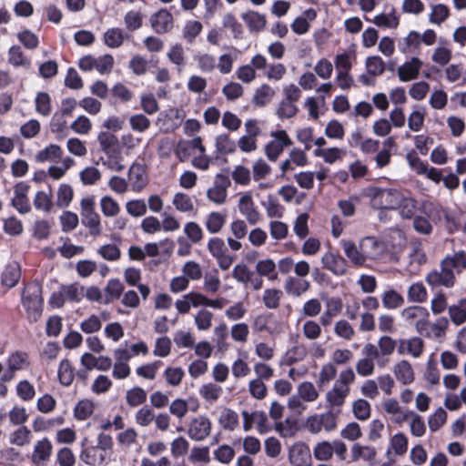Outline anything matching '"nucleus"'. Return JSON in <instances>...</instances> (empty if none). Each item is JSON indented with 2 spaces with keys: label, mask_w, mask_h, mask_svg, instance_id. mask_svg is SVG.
<instances>
[{
  "label": "nucleus",
  "mask_w": 466,
  "mask_h": 466,
  "mask_svg": "<svg viewBox=\"0 0 466 466\" xmlns=\"http://www.w3.org/2000/svg\"><path fill=\"white\" fill-rule=\"evenodd\" d=\"M466 268V253L458 252L447 256L441 262L440 270L434 269L425 277L426 282L432 288H452L456 283V274H461Z\"/></svg>",
  "instance_id": "nucleus-1"
},
{
  "label": "nucleus",
  "mask_w": 466,
  "mask_h": 466,
  "mask_svg": "<svg viewBox=\"0 0 466 466\" xmlns=\"http://www.w3.org/2000/svg\"><path fill=\"white\" fill-rule=\"evenodd\" d=\"M354 380L355 373L352 369L349 368L339 372L332 387L325 393V401L328 410L339 415L350 393V385Z\"/></svg>",
  "instance_id": "nucleus-2"
},
{
  "label": "nucleus",
  "mask_w": 466,
  "mask_h": 466,
  "mask_svg": "<svg viewBox=\"0 0 466 466\" xmlns=\"http://www.w3.org/2000/svg\"><path fill=\"white\" fill-rule=\"evenodd\" d=\"M319 395V390L315 384L305 380L297 386L296 393L288 399L287 406L292 412L302 414L308 409L307 403L317 401Z\"/></svg>",
  "instance_id": "nucleus-3"
},
{
  "label": "nucleus",
  "mask_w": 466,
  "mask_h": 466,
  "mask_svg": "<svg viewBox=\"0 0 466 466\" xmlns=\"http://www.w3.org/2000/svg\"><path fill=\"white\" fill-rule=\"evenodd\" d=\"M97 141L100 149L107 157V160L104 164L114 171H121L125 168L122 163L121 150L117 148V137L115 134L107 131H100L97 134Z\"/></svg>",
  "instance_id": "nucleus-4"
},
{
  "label": "nucleus",
  "mask_w": 466,
  "mask_h": 466,
  "mask_svg": "<svg viewBox=\"0 0 466 466\" xmlns=\"http://www.w3.org/2000/svg\"><path fill=\"white\" fill-rule=\"evenodd\" d=\"M365 196L370 204L376 209H395L401 199V193L394 188L370 187L366 189Z\"/></svg>",
  "instance_id": "nucleus-5"
},
{
  "label": "nucleus",
  "mask_w": 466,
  "mask_h": 466,
  "mask_svg": "<svg viewBox=\"0 0 466 466\" xmlns=\"http://www.w3.org/2000/svg\"><path fill=\"white\" fill-rule=\"evenodd\" d=\"M22 302L30 321H37L43 311L42 289L39 283L27 284L23 291Z\"/></svg>",
  "instance_id": "nucleus-6"
},
{
  "label": "nucleus",
  "mask_w": 466,
  "mask_h": 466,
  "mask_svg": "<svg viewBox=\"0 0 466 466\" xmlns=\"http://www.w3.org/2000/svg\"><path fill=\"white\" fill-rule=\"evenodd\" d=\"M338 426V414L332 410H326L322 413H313L306 418L304 427L312 433L318 434L322 431L330 432Z\"/></svg>",
  "instance_id": "nucleus-7"
},
{
  "label": "nucleus",
  "mask_w": 466,
  "mask_h": 466,
  "mask_svg": "<svg viewBox=\"0 0 466 466\" xmlns=\"http://www.w3.org/2000/svg\"><path fill=\"white\" fill-rule=\"evenodd\" d=\"M270 137L265 147V154L270 161H276L284 148L292 145V140L285 130L272 131Z\"/></svg>",
  "instance_id": "nucleus-8"
},
{
  "label": "nucleus",
  "mask_w": 466,
  "mask_h": 466,
  "mask_svg": "<svg viewBox=\"0 0 466 466\" xmlns=\"http://www.w3.org/2000/svg\"><path fill=\"white\" fill-rule=\"evenodd\" d=\"M400 317L407 323L413 325L417 332H423L428 327L430 313L421 306H410L402 309Z\"/></svg>",
  "instance_id": "nucleus-9"
},
{
  "label": "nucleus",
  "mask_w": 466,
  "mask_h": 466,
  "mask_svg": "<svg viewBox=\"0 0 466 466\" xmlns=\"http://www.w3.org/2000/svg\"><path fill=\"white\" fill-rule=\"evenodd\" d=\"M207 248L210 255L216 258L222 270H228L231 267L234 257L228 253L222 238L218 237L211 238L208 242Z\"/></svg>",
  "instance_id": "nucleus-10"
},
{
  "label": "nucleus",
  "mask_w": 466,
  "mask_h": 466,
  "mask_svg": "<svg viewBox=\"0 0 466 466\" xmlns=\"http://www.w3.org/2000/svg\"><path fill=\"white\" fill-rule=\"evenodd\" d=\"M241 416L243 419V430L245 431H249L253 428H256L258 433L266 434L271 430V425L264 411L254 410L249 412L243 410Z\"/></svg>",
  "instance_id": "nucleus-11"
},
{
  "label": "nucleus",
  "mask_w": 466,
  "mask_h": 466,
  "mask_svg": "<svg viewBox=\"0 0 466 466\" xmlns=\"http://www.w3.org/2000/svg\"><path fill=\"white\" fill-rule=\"evenodd\" d=\"M115 362L112 364V376L116 380H125L131 374V368L128 361L131 360V353L125 348H117L114 350Z\"/></svg>",
  "instance_id": "nucleus-12"
},
{
  "label": "nucleus",
  "mask_w": 466,
  "mask_h": 466,
  "mask_svg": "<svg viewBox=\"0 0 466 466\" xmlns=\"http://www.w3.org/2000/svg\"><path fill=\"white\" fill-rule=\"evenodd\" d=\"M409 449V440L405 433L399 431L390 436L385 456L388 460L395 461V458L403 457Z\"/></svg>",
  "instance_id": "nucleus-13"
},
{
  "label": "nucleus",
  "mask_w": 466,
  "mask_h": 466,
  "mask_svg": "<svg viewBox=\"0 0 466 466\" xmlns=\"http://www.w3.org/2000/svg\"><path fill=\"white\" fill-rule=\"evenodd\" d=\"M211 429V420L205 415H198L190 420L187 435L192 441H201L210 434Z\"/></svg>",
  "instance_id": "nucleus-14"
},
{
  "label": "nucleus",
  "mask_w": 466,
  "mask_h": 466,
  "mask_svg": "<svg viewBox=\"0 0 466 466\" xmlns=\"http://www.w3.org/2000/svg\"><path fill=\"white\" fill-rule=\"evenodd\" d=\"M322 268L337 277L344 276L348 271V262L339 253L327 251L321 258Z\"/></svg>",
  "instance_id": "nucleus-15"
},
{
  "label": "nucleus",
  "mask_w": 466,
  "mask_h": 466,
  "mask_svg": "<svg viewBox=\"0 0 466 466\" xmlns=\"http://www.w3.org/2000/svg\"><path fill=\"white\" fill-rule=\"evenodd\" d=\"M239 213L244 216L250 225H256L260 220V213L258 210L252 195L245 192L240 196L238 204Z\"/></svg>",
  "instance_id": "nucleus-16"
},
{
  "label": "nucleus",
  "mask_w": 466,
  "mask_h": 466,
  "mask_svg": "<svg viewBox=\"0 0 466 466\" xmlns=\"http://www.w3.org/2000/svg\"><path fill=\"white\" fill-rule=\"evenodd\" d=\"M289 461L292 466H311V453L304 442H296L289 449Z\"/></svg>",
  "instance_id": "nucleus-17"
},
{
  "label": "nucleus",
  "mask_w": 466,
  "mask_h": 466,
  "mask_svg": "<svg viewBox=\"0 0 466 466\" xmlns=\"http://www.w3.org/2000/svg\"><path fill=\"white\" fill-rule=\"evenodd\" d=\"M53 452V444L46 437L35 441L31 456L33 464L45 466L50 460Z\"/></svg>",
  "instance_id": "nucleus-18"
},
{
  "label": "nucleus",
  "mask_w": 466,
  "mask_h": 466,
  "mask_svg": "<svg viewBox=\"0 0 466 466\" xmlns=\"http://www.w3.org/2000/svg\"><path fill=\"white\" fill-rule=\"evenodd\" d=\"M425 344L420 337L401 339L398 341V352L400 355H410L414 359L420 358L424 351Z\"/></svg>",
  "instance_id": "nucleus-19"
},
{
  "label": "nucleus",
  "mask_w": 466,
  "mask_h": 466,
  "mask_svg": "<svg viewBox=\"0 0 466 466\" xmlns=\"http://www.w3.org/2000/svg\"><path fill=\"white\" fill-rule=\"evenodd\" d=\"M29 186L25 182H18L14 187V197L12 206L21 214H26L31 210L27 193Z\"/></svg>",
  "instance_id": "nucleus-20"
},
{
  "label": "nucleus",
  "mask_w": 466,
  "mask_h": 466,
  "mask_svg": "<svg viewBox=\"0 0 466 466\" xmlns=\"http://www.w3.org/2000/svg\"><path fill=\"white\" fill-rule=\"evenodd\" d=\"M423 62L416 56L400 65L397 69V75L401 82H410L418 78Z\"/></svg>",
  "instance_id": "nucleus-21"
},
{
  "label": "nucleus",
  "mask_w": 466,
  "mask_h": 466,
  "mask_svg": "<svg viewBox=\"0 0 466 466\" xmlns=\"http://www.w3.org/2000/svg\"><path fill=\"white\" fill-rule=\"evenodd\" d=\"M360 249L366 260L379 259L384 253V244L374 237H365L360 240Z\"/></svg>",
  "instance_id": "nucleus-22"
},
{
  "label": "nucleus",
  "mask_w": 466,
  "mask_h": 466,
  "mask_svg": "<svg viewBox=\"0 0 466 466\" xmlns=\"http://www.w3.org/2000/svg\"><path fill=\"white\" fill-rule=\"evenodd\" d=\"M152 28L158 34H165L173 27V16L167 9H160L150 16Z\"/></svg>",
  "instance_id": "nucleus-23"
},
{
  "label": "nucleus",
  "mask_w": 466,
  "mask_h": 466,
  "mask_svg": "<svg viewBox=\"0 0 466 466\" xmlns=\"http://www.w3.org/2000/svg\"><path fill=\"white\" fill-rule=\"evenodd\" d=\"M392 372L396 380L403 385H410L415 380L413 367L406 360H401L395 363L392 369Z\"/></svg>",
  "instance_id": "nucleus-24"
},
{
  "label": "nucleus",
  "mask_w": 466,
  "mask_h": 466,
  "mask_svg": "<svg viewBox=\"0 0 466 466\" xmlns=\"http://www.w3.org/2000/svg\"><path fill=\"white\" fill-rule=\"evenodd\" d=\"M340 245L343 248L345 256L354 266L361 267L365 265L367 260L360 249V243L357 245L351 240L343 239L340 241Z\"/></svg>",
  "instance_id": "nucleus-25"
},
{
  "label": "nucleus",
  "mask_w": 466,
  "mask_h": 466,
  "mask_svg": "<svg viewBox=\"0 0 466 466\" xmlns=\"http://www.w3.org/2000/svg\"><path fill=\"white\" fill-rule=\"evenodd\" d=\"M63 149L59 145L48 144L46 147L37 151L34 159L37 163L59 162L62 160Z\"/></svg>",
  "instance_id": "nucleus-26"
},
{
  "label": "nucleus",
  "mask_w": 466,
  "mask_h": 466,
  "mask_svg": "<svg viewBox=\"0 0 466 466\" xmlns=\"http://www.w3.org/2000/svg\"><path fill=\"white\" fill-rule=\"evenodd\" d=\"M107 455L96 445L84 449L80 453V460L87 465L98 466L106 461Z\"/></svg>",
  "instance_id": "nucleus-27"
},
{
  "label": "nucleus",
  "mask_w": 466,
  "mask_h": 466,
  "mask_svg": "<svg viewBox=\"0 0 466 466\" xmlns=\"http://www.w3.org/2000/svg\"><path fill=\"white\" fill-rule=\"evenodd\" d=\"M203 143L200 137H196L189 141L180 142L177 145L176 154L180 161H185L187 157L197 153V151H203Z\"/></svg>",
  "instance_id": "nucleus-28"
},
{
  "label": "nucleus",
  "mask_w": 466,
  "mask_h": 466,
  "mask_svg": "<svg viewBox=\"0 0 466 466\" xmlns=\"http://www.w3.org/2000/svg\"><path fill=\"white\" fill-rule=\"evenodd\" d=\"M377 456V451L374 447L354 443L351 447V460L358 461L363 460L370 464H374Z\"/></svg>",
  "instance_id": "nucleus-29"
},
{
  "label": "nucleus",
  "mask_w": 466,
  "mask_h": 466,
  "mask_svg": "<svg viewBox=\"0 0 466 466\" xmlns=\"http://www.w3.org/2000/svg\"><path fill=\"white\" fill-rule=\"evenodd\" d=\"M230 182L224 179L223 182L215 184L207 190V198L216 205H222L226 202L228 197V187Z\"/></svg>",
  "instance_id": "nucleus-30"
},
{
  "label": "nucleus",
  "mask_w": 466,
  "mask_h": 466,
  "mask_svg": "<svg viewBox=\"0 0 466 466\" xmlns=\"http://www.w3.org/2000/svg\"><path fill=\"white\" fill-rule=\"evenodd\" d=\"M250 32H260L266 27V16L256 11H247L241 15Z\"/></svg>",
  "instance_id": "nucleus-31"
},
{
  "label": "nucleus",
  "mask_w": 466,
  "mask_h": 466,
  "mask_svg": "<svg viewBox=\"0 0 466 466\" xmlns=\"http://www.w3.org/2000/svg\"><path fill=\"white\" fill-rule=\"evenodd\" d=\"M448 327V319L444 317H441L437 319L433 323H431L428 320V327L426 328V329L423 332L419 333L424 335L427 338L441 339L444 337Z\"/></svg>",
  "instance_id": "nucleus-32"
},
{
  "label": "nucleus",
  "mask_w": 466,
  "mask_h": 466,
  "mask_svg": "<svg viewBox=\"0 0 466 466\" xmlns=\"http://www.w3.org/2000/svg\"><path fill=\"white\" fill-rule=\"evenodd\" d=\"M21 277L20 265L15 262L8 263L2 273V283L7 288L15 287Z\"/></svg>",
  "instance_id": "nucleus-33"
},
{
  "label": "nucleus",
  "mask_w": 466,
  "mask_h": 466,
  "mask_svg": "<svg viewBox=\"0 0 466 466\" xmlns=\"http://www.w3.org/2000/svg\"><path fill=\"white\" fill-rule=\"evenodd\" d=\"M275 94L273 87L268 84H263L255 90L252 103L257 106L263 107L272 101Z\"/></svg>",
  "instance_id": "nucleus-34"
},
{
  "label": "nucleus",
  "mask_w": 466,
  "mask_h": 466,
  "mask_svg": "<svg viewBox=\"0 0 466 466\" xmlns=\"http://www.w3.org/2000/svg\"><path fill=\"white\" fill-rule=\"evenodd\" d=\"M142 143V138L134 135L133 133L127 132L121 135L119 139V147L126 156L134 154Z\"/></svg>",
  "instance_id": "nucleus-35"
},
{
  "label": "nucleus",
  "mask_w": 466,
  "mask_h": 466,
  "mask_svg": "<svg viewBox=\"0 0 466 466\" xmlns=\"http://www.w3.org/2000/svg\"><path fill=\"white\" fill-rule=\"evenodd\" d=\"M217 157L232 154L236 150V143L228 134H219L215 137L214 142Z\"/></svg>",
  "instance_id": "nucleus-36"
},
{
  "label": "nucleus",
  "mask_w": 466,
  "mask_h": 466,
  "mask_svg": "<svg viewBox=\"0 0 466 466\" xmlns=\"http://www.w3.org/2000/svg\"><path fill=\"white\" fill-rule=\"evenodd\" d=\"M76 165V161L70 157H66L60 160L59 165H51L47 168V176L54 180H59L63 178L66 172Z\"/></svg>",
  "instance_id": "nucleus-37"
},
{
  "label": "nucleus",
  "mask_w": 466,
  "mask_h": 466,
  "mask_svg": "<svg viewBox=\"0 0 466 466\" xmlns=\"http://www.w3.org/2000/svg\"><path fill=\"white\" fill-rule=\"evenodd\" d=\"M248 353L240 351L238 358L232 362L231 372L235 379L247 377L250 373V367L247 361Z\"/></svg>",
  "instance_id": "nucleus-38"
},
{
  "label": "nucleus",
  "mask_w": 466,
  "mask_h": 466,
  "mask_svg": "<svg viewBox=\"0 0 466 466\" xmlns=\"http://www.w3.org/2000/svg\"><path fill=\"white\" fill-rule=\"evenodd\" d=\"M309 288V283L308 280L302 279L300 278L289 277L284 285V289L286 292L289 295L299 297L303 293H305Z\"/></svg>",
  "instance_id": "nucleus-39"
},
{
  "label": "nucleus",
  "mask_w": 466,
  "mask_h": 466,
  "mask_svg": "<svg viewBox=\"0 0 466 466\" xmlns=\"http://www.w3.org/2000/svg\"><path fill=\"white\" fill-rule=\"evenodd\" d=\"M448 314L451 322L457 326L466 322V298L461 299L456 304L448 308Z\"/></svg>",
  "instance_id": "nucleus-40"
},
{
  "label": "nucleus",
  "mask_w": 466,
  "mask_h": 466,
  "mask_svg": "<svg viewBox=\"0 0 466 466\" xmlns=\"http://www.w3.org/2000/svg\"><path fill=\"white\" fill-rule=\"evenodd\" d=\"M371 22L379 27L395 29L400 24V18L393 9L389 13H380L374 16Z\"/></svg>",
  "instance_id": "nucleus-41"
},
{
  "label": "nucleus",
  "mask_w": 466,
  "mask_h": 466,
  "mask_svg": "<svg viewBox=\"0 0 466 466\" xmlns=\"http://www.w3.org/2000/svg\"><path fill=\"white\" fill-rule=\"evenodd\" d=\"M222 387L213 382H208L200 386L198 393L207 402L213 404L222 395Z\"/></svg>",
  "instance_id": "nucleus-42"
},
{
  "label": "nucleus",
  "mask_w": 466,
  "mask_h": 466,
  "mask_svg": "<svg viewBox=\"0 0 466 466\" xmlns=\"http://www.w3.org/2000/svg\"><path fill=\"white\" fill-rule=\"evenodd\" d=\"M227 216L218 211L210 212L206 218L205 227L210 234L221 231L226 224Z\"/></svg>",
  "instance_id": "nucleus-43"
},
{
  "label": "nucleus",
  "mask_w": 466,
  "mask_h": 466,
  "mask_svg": "<svg viewBox=\"0 0 466 466\" xmlns=\"http://www.w3.org/2000/svg\"><path fill=\"white\" fill-rule=\"evenodd\" d=\"M172 204L175 209L181 213H193L195 211L192 198L183 192H177L173 196Z\"/></svg>",
  "instance_id": "nucleus-44"
},
{
  "label": "nucleus",
  "mask_w": 466,
  "mask_h": 466,
  "mask_svg": "<svg viewBox=\"0 0 466 466\" xmlns=\"http://www.w3.org/2000/svg\"><path fill=\"white\" fill-rule=\"evenodd\" d=\"M307 356V350L303 345H296L289 349L281 359V364L289 366L301 361Z\"/></svg>",
  "instance_id": "nucleus-45"
},
{
  "label": "nucleus",
  "mask_w": 466,
  "mask_h": 466,
  "mask_svg": "<svg viewBox=\"0 0 466 466\" xmlns=\"http://www.w3.org/2000/svg\"><path fill=\"white\" fill-rule=\"evenodd\" d=\"M57 376L62 385L69 386L72 384L75 378V370L69 360L64 359L60 361Z\"/></svg>",
  "instance_id": "nucleus-46"
},
{
  "label": "nucleus",
  "mask_w": 466,
  "mask_h": 466,
  "mask_svg": "<svg viewBox=\"0 0 466 466\" xmlns=\"http://www.w3.org/2000/svg\"><path fill=\"white\" fill-rule=\"evenodd\" d=\"M219 425L227 431H234L238 425V413L228 408H224L218 417Z\"/></svg>",
  "instance_id": "nucleus-47"
},
{
  "label": "nucleus",
  "mask_w": 466,
  "mask_h": 466,
  "mask_svg": "<svg viewBox=\"0 0 466 466\" xmlns=\"http://www.w3.org/2000/svg\"><path fill=\"white\" fill-rule=\"evenodd\" d=\"M32 438L33 435L31 431L25 426H21L10 433L9 442L11 444L23 447L28 445L31 442Z\"/></svg>",
  "instance_id": "nucleus-48"
},
{
  "label": "nucleus",
  "mask_w": 466,
  "mask_h": 466,
  "mask_svg": "<svg viewBox=\"0 0 466 466\" xmlns=\"http://www.w3.org/2000/svg\"><path fill=\"white\" fill-rule=\"evenodd\" d=\"M381 302L387 309H396L404 304V299L398 291L390 289L381 295Z\"/></svg>",
  "instance_id": "nucleus-49"
},
{
  "label": "nucleus",
  "mask_w": 466,
  "mask_h": 466,
  "mask_svg": "<svg viewBox=\"0 0 466 466\" xmlns=\"http://www.w3.org/2000/svg\"><path fill=\"white\" fill-rule=\"evenodd\" d=\"M407 299L410 302L423 303L428 299V292L421 282L412 283L407 290Z\"/></svg>",
  "instance_id": "nucleus-50"
},
{
  "label": "nucleus",
  "mask_w": 466,
  "mask_h": 466,
  "mask_svg": "<svg viewBox=\"0 0 466 466\" xmlns=\"http://www.w3.org/2000/svg\"><path fill=\"white\" fill-rule=\"evenodd\" d=\"M198 68L204 73H211L216 68L217 59L208 53H198L193 56Z\"/></svg>",
  "instance_id": "nucleus-51"
},
{
  "label": "nucleus",
  "mask_w": 466,
  "mask_h": 466,
  "mask_svg": "<svg viewBox=\"0 0 466 466\" xmlns=\"http://www.w3.org/2000/svg\"><path fill=\"white\" fill-rule=\"evenodd\" d=\"M103 41L109 48H117L124 42L123 30L117 27L108 28L103 35Z\"/></svg>",
  "instance_id": "nucleus-52"
},
{
  "label": "nucleus",
  "mask_w": 466,
  "mask_h": 466,
  "mask_svg": "<svg viewBox=\"0 0 466 466\" xmlns=\"http://www.w3.org/2000/svg\"><path fill=\"white\" fill-rule=\"evenodd\" d=\"M431 11L429 15V22L441 25L450 16V8L443 4H436L431 6Z\"/></svg>",
  "instance_id": "nucleus-53"
},
{
  "label": "nucleus",
  "mask_w": 466,
  "mask_h": 466,
  "mask_svg": "<svg viewBox=\"0 0 466 466\" xmlns=\"http://www.w3.org/2000/svg\"><path fill=\"white\" fill-rule=\"evenodd\" d=\"M128 178L133 187L138 191L141 190L147 183L146 172L140 165L131 166L128 172Z\"/></svg>",
  "instance_id": "nucleus-54"
},
{
  "label": "nucleus",
  "mask_w": 466,
  "mask_h": 466,
  "mask_svg": "<svg viewBox=\"0 0 466 466\" xmlns=\"http://www.w3.org/2000/svg\"><path fill=\"white\" fill-rule=\"evenodd\" d=\"M167 56L168 60L177 66V70L180 71L186 65L185 50L182 45H172L167 50Z\"/></svg>",
  "instance_id": "nucleus-55"
},
{
  "label": "nucleus",
  "mask_w": 466,
  "mask_h": 466,
  "mask_svg": "<svg viewBox=\"0 0 466 466\" xmlns=\"http://www.w3.org/2000/svg\"><path fill=\"white\" fill-rule=\"evenodd\" d=\"M420 47V33L410 31L399 44V49L402 54H407Z\"/></svg>",
  "instance_id": "nucleus-56"
},
{
  "label": "nucleus",
  "mask_w": 466,
  "mask_h": 466,
  "mask_svg": "<svg viewBox=\"0 0 466 466\" xmlns=\"http://www.w3.org/2000/svg\"><path fill=\"white\" fill-rule=\"evenodd\" d=\"M256 271L261 277H266L269 280H275L278 278L275 262L270 258L259 260L256 265Z\"/></svg>",
  "instance_id": "nucleus-57"
},
{
  "label": "nucleus",
  "mask_w": 466,
  "mask_h": 466,
  "mask_svg": "<svg viewBox=\"0 0 466 466\" xmlns=\"http://www.w3.org/2000/svg\"><path fill=\"white\" fill-rule=\"evenodd\" d=\"M262 206L265 208L267 216L270 218H281L284 215V207L271 195L267 197V200L262 203Z\"/></svg>",
  "instance_id": "nucleus-58"
},
{
  "label": "nucleus",
  "mask_w": 466,
  "mask_h": 466,
  "mask_svg": "<svg viewBox=\"0 0 466 466\" xmlns=\"http://www.w3.org/2000/svg\"><path fill=\"white\" fill-rule=\"evenodd\" d=\"M82 223L88 228L91 236L97 237L102 233L100 216L96 212L83 215Z\"/></svg>",
  "instance_id": "nucleus-59"
},
{
  "label": "nucleus",
  "mask_w": 466,
  "mask_h": 466,
  "mask_svg": "<svg viewBox=\"0 0 466 466\" xmlns=\"http://www.w3.org/2000/svg\"><path fill=\"white\" fill-rule=\"evenodd\" d=\"M313 154L315 157H321L326 163L333 164L342 158L344 151L338 147L316 148Z\"/></svg>",
  "instance_id": "nucleus-60"
},
{
  "label": "nucleus",
  "mask_w": 466,
  "mask_h": 466,
  "mask_svg": "<svg viewBox=\"0 0 466 466\" xmlns=\"http://www.w3.org/2000/svg\"><path fill=\"white\" fill-rule=\"evenodd\" d=\"M352 411L357 420L365 421L370 417L371 407L368 400L358 399L352 403Z\"/></svg>",
  "instance_id": "nucleus-61"
},
{
  "label": "nucleus",
  "mask_w": 466,
  "mask_h": 466,
  "mask_svg": "<svg viewBox=\"0 0 466 466\" xmlns=\"http://www.w3.org/2000/svg\"><path fill=\"white\" fill-rule=\"evenodd\" d=\"M333 453V441H320L313 448V455L318 461H329L332 458Z\"/></svg>",
  "instance_id": "nucleus-62"
},
{
  "label": "nucleus",
  "mask_w": 466,
  "mask_h": 466,
  "mask_svg": "<svg viewBox=\"0 0 466 466\" xmlns=\"http://www.w3.org/2000/svg\"><path fill=\"white\" fill-rule=\"evenodd\" d=\"M101 212L105 217L114 218L120 212L119 204L111 197L104 196L100 199Z\"/></svg>",
  "instance_id": "nucleus-63"
},
{
  "label": "nucleus",
  "mask_w": 466,
  "mask_h": 466,
  "mask_svg": "<svg viewBox=\"0 0 466 466\" xmlns=\"http://www.w3.org/2000/svg\"><path fill=\"white\" fill-rule=\"evenodd\" d=\"M95 410V403L87 399L79 400L74 410L76 419L84 420L89 418Z\"/></svg>",
  "instance_id": "nucleus-64"
}]
</instances>
